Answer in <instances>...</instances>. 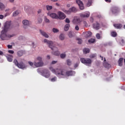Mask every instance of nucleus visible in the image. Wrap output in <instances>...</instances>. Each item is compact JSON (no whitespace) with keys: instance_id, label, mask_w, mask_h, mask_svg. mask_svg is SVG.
Masks as SVG:
<instances>
[{"instance_id":"52","label":"nucleus","mask_w":125,"mask_h":125,"mask_svg":"<svg viewBox=\"0 0 125 125\" xmlns=\"http://www.w3.org/2000/svg\"><path fill=\"white\" fill-rule=\"evenodd\" d=\"M0 55H1V56L3 55V52H2V51L0 50Z\"/></svg>"},{"instance_id":"46","label":"nucleus","mask_w":125,"mask_h":125,"mask_svg":"<svg viewBox=\"0 0 125 125\" xmlns=\"http://www.w3.org/2000/svg\"><path fill=\"white\" fill-rule=\"evenodd\" d=\"M8 52L10 54H13V53H14V51L13 50H8Z\"/></svg>"},{"instance_id":"3","label":"nucleus","mask_w":125,"mask_h":125,"mask_svg":"<svg viewBox=\"0 0 125 125\" xmlns=\"http://www.w3.org/2000/svg\"><path fill=\"white\" fill-rule=\"evenodd\" d=\"M43 42H46L47 43L48 45H49V47L52 49V50H57L52 52L54 55L58 56V55L60 54V53L58 51V50H57V47L53 46V42L52 41H49L47 39H44Z\"/></svg>"},{"instance_id":"61","label":"nucleus","mask_w":125,"mask_h":125,"mask_svg":"<svg viewBox=\"0 0 125 125\" xmlns=\"http://www.w3.org/2000/svg\"><path fill=\"white\" fill-rule=\"evenodd\" d=\"M56 5H57V6H59V4L58 3H56Z\"/></svg>"},{"instance_id":"24","label":"nucleus","mask_w":125,"mask_h":125,"mask_svg":"<svg viewBox=\"0 0 125 125\" xmlns=\"http://www.w3.org/2000/svg\"><path fill=\"white\" fill-rule=\"evenodd\" d=\"M69 28H70V24H65L64 27V31H68V30H69Z\"/></svg>"},{"instance_id":"34","label":"nucleus","mask_w":125,"mask_h":125,"mask_svg":"<svg viewBox=\"0 0 125 125\" xmlns=\"http://www.w3.org/2000/svg\"><path fill=\"white\" fill-rule=\"evenodd\" d=\"M66 62H67V64L68 65V66H71V64H72V61H71V60H67L66 61Z\"/></svg>"},{"instance_id":"59","label":"nucleus","mask_w":125,"mask_h":125,"mask_svg":"<svg viewBox=\"0 0 125 125\" xmlns=\"http://www.w3.org/2000/svg\"><path fill=\"white\" fill-rule=\"evenodd\" d=\"M47 59H50V56L49 55L47 56Z\"/></svg>"},{"instance_id":"6","label":"nucleus","mask_w":125,"mask_h":125,"mask_svg":"<svg viewBox=\"0 0 125 125\" xmlns=\"http://www.w3.org/2000/svg\"><path fill=\"white\" fill-rule=\"evenodd\" d=\"M81 62L83 64H84L86 66H90L91 65V63H92V61L90 59H84V58H81L80 59Z\"/></svg>"},{"instance_id":"14","label":"nucleus","mask_w":125,"mask_h":125,"mask_svg":"<svg viewBox=\"0 0 125 125\" xmlns=\"http://www.w3.org/2000/svg\"><path fill=\"white\" fill-rule=\"evenodd\" d=\"M93 27L94 29H95V30H99L100 28V24H99V23L96 22L93 24Z\"/></svg>"},{"instance_id":"57","label":"nucleus","mask_w":125,"mask_h":125,"mask_svg":"<svg viewBox=\"0 0 125 125\" xmlns=\"http://www.w3.org/2000/svg\"><path fill=\"white\" fill-rule=\"evenodd\" d=\"M90 21L91 22H93V19L92 18H90Z\"/></svg>"},{"instance_id":"9","label":"nucleus","mask_w":125,"mask_h":125,"mask_svg":"<svg viewBox=\"0 0 125 125\" xmlns=\"http://www.w3.org/2000/svg\"><path fill=\"white\" fill-rule=\"evenodd\" d=\"M58 19H60V20H63L65 19L66 17V15L62 13V12H58Z\"/></svg>"},{"instance_id":"60","label":"nucleus","mask_w":125,"mask_h":125,"mask_svg":"<svg viewBox=\"0 0 125 125\" xmlns=\"http://www.w3.org/2000/svg\"><path fill=\"white\" fill-rule=\"evenodd\" d=\"M67 7H70V6H71V5L70 4H67Z\"/></svg>"},{"instance_id":"19","label":"nucleus","mask_w":125,"mask_h":125,"mask_svg":"<svg viewBox=\"0 0 125 125\" xmlns=\"http://www.w3.org/2000/svg\"><path fill=\"white\" fill-rule=\"evenodd\" d=\"M124 59H123V58H120L118 62V65L119 66H120V67H122V66H123V61Z\"/></svg>"},{"instance_id":"39","label":"nucleus","mask_w":125,"mask_h":125,"mask_svg":"<svg viewBox=\"0 0 125 125\" xmlns=\"http://www.w3.org/2000/svg\"><path fill=\"white\" fill-rule=\"evenodd\" d=\"M96 37L98 40H100L101 39V36H100V34L97 33L96 35Z\"/></svg>"},{"instance_id":"43","label":"nucleus","mask_w":125,"mask_h":125,"mask_svg":"<svg viewBox=\"0 0 125 125\" xmlns=\"http://www.w3.org/2000/svg\"><path fill=\"white\" fill-rule=\"evenodd\" d=\"M68 37L69 38H73V34L72 33L71 31H70L68 33Z\"/></svg>"},{"instance_id":"29","label":"nucleus","mask_w":125,"mask_h":125,"mask_svg":"<svg viewBox=\"0 0 125 125\" xmlns=\"http://www.w3.org/2000/svg\"><path fill=\"white\" fill-rule=\"evenodd\" d=\"M5 8V6L2 3L0 2V9H4Z\"/></svg>"},{"instance_id":"16","label":"nucleus","mask_w":125,"mask_h":125,"mask_svg":"<svg viewBox=\"0 0 125 125\" xmlns=\"http://www.w3.org/2000/svg\"><path fill=\"white\" fill-rule=\"evenodd\" d=\"M49 16L53 19H58V15L56 13H51L49 14Z\"/></svg>"},{"instance_id":"51","label":"nucleus","mask_w":125,"mask_h":125,"mask_svg":"<svg viewBox=\"0 0 125 125\" xmlns=\"http://www.w3.org/2000/svg\"><path fill=\"white\" fill-rule=\"evenodd\" d=\"M0 19H3V15H0Z\"/></svg>"},{"instance_id":"49","label":"nucleus","mask_w":125,"mask_h":125,"mask_svg":"<svg viewBox=\"0 0 125 125\" xmlns=\"http://www.w3.org/2000/svg\"><path fill=\"white\" fill-rule=\"evenodd\" d=\"M56 63H57V61H53L52 62L51 64H56Z\"/></svg>"},{"instance_id":"40","label":"nucleus","mask_w":125,"mask_h":125,"mask_svg":"<svg viewBox=\"0 0 125 125\" xmlns=\"http://www.w3.org/2000/svg\"><path fill=\"white\" fill-rule=\"evenodd\" d=\"M57 80V78H56V77H54V78H52L51 79V82H56V81Z\"/></svg>"},{"instance_id":"30","label":"nucleus","mask_w":125,"mask_h":125,"mask_svg":"<svg viewBox=\"0 0 125 125\" xmlns=\"http://www.w3.org/2000/svg\"><path fill=\"white\" fill-rule=\"evenodd\" d=\"M44 21L45 22V23H49L50 21L46 17H44Z\"/></svg>"},{"instance_id":"44","label":"nucleus","mask_w":125,"mask_h":125,"mask_svg":"<svg viewBox=\"0 0 125 125\" xmlns=\"http://www.w3.org/2000/svg\"><path fill=\"white\" fill-rule=\"evenodd\" d=\"M75 29L76 31H79L80 30V27H79V25H76L75 27Z\"/></svg>"},{"instance_id":"23","label":"nucleus","mask_w":125,"mask_h":125,"mask_svg":"<svg viewBox=\"0 0 125 125\" xmlns=\"http://www.w3.org/2000/svg\"><path fill=\"white\" fill-rule=\"evenodd\" d=\"M23 54H24V51L22 50L18 52V56H19L20 57L23 56Z\"/></svg>"},{"instance_id":"27","label":"nucleus","mask_w":125,"mask_h":125,"mask_svg":"<svg viewBox=\"0 0 125 125\" xmlns=\"http://www.w3.org/2000/svg\"><path fill=\"white\" fill-rule=\"evenodd\" d=\"M89 43H94L95 42V39H91L88 41Z\"/></svg>"},{"instance_id":"15","label":"nucleus","mask_w":125,"mask_h":125,"mask_svg":"<svg viewBox=\"0 0 125 125\" xmlns=\"http://www.w3.org/2000/svg\"><path fill=\"white\" fill-rule=\"evenodd\" d=\"M6 57L9 62H12L13 59V56H12V55H6Z\"/></svg>"},{"instance_id":"1","label":"nucleus","mask_w":125,"mask_h":125,"mask_svg":"<svg viewBox=\"0 0 125 125\" xmlns=\"http://www.w3.org/2000/svg\"><path fill=\"white\" fill-rule=\"evenodd\" d=\"M49 70H50L52 73L55 74L59 79H64L67 78V77L75 76V75H76V72L74 71L70 70L66 71V70L64 69H54L53 67L51 66L49 67Z\"/></svg>"},{"instance_id":"38","label":"nucleus","mask_w":125,"mask_h":125,"mask_svg":"<svg viewBox=\"0 0 125 125\" xmlns=\"http://www.w3.org/2000/svg\"><path fill=\"white\" fill-rule=\"evenodd\" d=\"M104 66L105 68H109L110 67V64L107 63H104Z\"/></svg>"},{"instance_id":"62","label":"nucleus","mask_w":125,"mask_h":125,"mask_svg":"<svg viewBox=\"0 0 125 125\" xmlns=\"http://www.w3.org/2000/svg\"><path fill=\"white\" fill-rule=\"evenodd\" d=\"M100 57H101V58H102V60H103V57L100 56Z\"/></svg>"},{"instance_id":"36","label":"nucleus","mask_w":125,"mask_h":125,"mask_svg":"<svg viewBox=\"0 0 125 125\" xmlns=\"http://www.w3.org/2000/svg\"><path fill=\"white\" fill-rule=\"evenodd\" d=\"M37 21L39 24H41L42 22V18H38L37 19Z\"/></svg>"},{"instance_id":"48","label":"nucleus","mask_w":125,"mask_h":125,"mask_svg":"<svg viewBox=\"0 0 125 125\" xmlns=\"http://www.w3.org/2000/svg\"><path fill=\"white\" fill-rule=\"evenodd\" d=\"M8 48L10 49H12V45H7Z\"/></svg>"},{"instance_id":"26","label":"nucleus","mask_w":125,"mask_h":125,"mask_svg":"<svg viewBox=\"0 0 125 125\" xmlns=\"http://www.w3.org/2000/svg\"><path fill=\"white\" fill-rule=\"evenodd\" d=\"M117 32L116 31H112L111 32V35L112 36L113 38H116L117 37Z\"/></svg>"},{"instance_id":"2","label":"nucleus","mask_w":125,"mask_h":125,"mask_svg":"<svg viewBox=\"0 0 125 125\" xmlns=\"http://www.w3.org/2000/svg\"><path fill=\"white\" fill-rule=\"evenodd\" d=\"M10 26H11V23L9 21H6L4 23V27L1 32V34L0 36V38L2 41H6L7 40H9L15 36V34H9L7 32H8L9 29H10Z\"/></svg>"},{"instance_id":"5","label":"nucleus","mask_w":125,"mask_h":125,"mask_svg":"<svg viewBox=\"0 0 125 125\" xmlns=\"http://www.w3.org/2000/svg\"><path fill=\"white\" fill-rule=\"evenodd\" d=\"M23 61H24V59L21 60L20 62H18V61H17V59H15L13 62L16 66H17L18 68H20V69H26L27 66L24 64Z\"/></svg>"},{"instance_id":"56","label":"nucleus","mask_w":125,"mask_h":125,"mask_svg":"<svg viewBox=\"0 0 125 125\" xmlns=\"http://www.w3.org/2000/svg\"><path fill=\"white\" fill-rule=\"evenodd\" d=\"M51 1H53V2H55L56 1H57L58 0H51Z\"/></svg>"},{"instance_id":"12","label":"nucleus","mask_w":125,"mask_h":125,"mask_svg":"<svg viewBox=\"0 0 125 125\" xmlns=\"http://www.w3.org/2000/svg\"><path fill=\"white\" fill-rule=\"evenodd\" d=\"M111 11L113 14H117V13L119 12V8L117 7H113L111 8Z\"/></svg>"},{"instance_id":"4","label":"nucleus","mask_w":125,"mask_h":125,"mask_svg":"<svg viewBox=\"0 0 125 125\" xmlns=\"http://www.w3.org/2000/svg\"><path fill=\"white\" fill-rule=\"evenodd\" d=\"M34 66L35 68H39L43 66V62L42 57H38L34 61Z\"/></svg>"},{"instance_id":"22","label":"nucleus","mask_w":125,"mask_h":125,"mask_svg":"<svg viewBox=\"0 0 125 125\" xmlns=\"http://www.w3.org/2000/svg\"><path fill=\"white\" fill-rule=\"evenodd\" d=\"M90 50L88 48H85L83 49V52L84 54H87V53H89Z\"/></svg>"},{"instance_id":"32","label":"nucleus","mask_w":125,"mask_h":125,"mask_svg":"<svg viewBox=\"0 0 125 125\" xmlns=\"http://www.w3.org/2000/svg\"><path fill=\"white\" fill-rule=\"evenodd\" d=\"M19 14V11H15L14 12L13 15V16H17Z\"/></svg>"},{"instance_id":"20","label":"nucleus","mask_w":125,"mask_h":125,"mask_svg":"<svg viewBox=\"0 0 125 125\" xmlns=\"http://www.w3.org/2000/svg\"><path fill=\"white\" fill-rule=\"evenodd\" d=\"M113 26L115 28H116V29H122V27H123L122 24H114Z\"/></svg>"},{"instance_id":"18","label":"nucleus","mask_w":125,"mask_h":125,"mask_svg":"<svg viewBox=\"0 0 125 125\" xmlns=\"http://www.w3.org/2000/svg\"><path fill=\"white\" fill-rule=\"evenodd\" d=\"M73 24H75V25H77L78 24H80L81 22V20H80V19H76L73 20Z\"/></svg>"},{"instance_id":"31","label":"nucleus","mask_w":125,"mask_h":125,"mask_svg":"<svg viewBox=\"0 0 125 125\" xmlns=\"http://www.w3.org/2000/svg\"><path fill=\"white\" fill-rule=\"evenodd\" d=\"M92 3V0H88V2L87 3V6H90Z\"/></svg>"},{"instance_id":"11","label":"nucleus","mask_w":125,"mask_h":125,"mask_svg":"<svg viewBox=\"0 0 125 125\" xmlns=\"http://www.w3.org/2000/svg\"><path fill=\"white\" fill-rule=\"evenodd\" d=\"M76 3L79 5L81 10L84 9V6H83V3L81 0H76Z\"/></svg>"},{"instance_id":"8","label":"nucleus","mask_w":125,"mask_h":125,"mask_svg":"<svg viewBox=\"0 0 125 125\" xmlns=\"http://www.w3.org/2000/svg\"><path fill=\"white\" fill-rule=\"evenodd\" d=\"M42 76L46 78V79H48L50 77V73L49 71L47 69H44L43 72L42 73Z\"/></svg>"},{"instance_id":"17","label":"nucleus","mask_w":125,"mask_h":125,"mask_svg":"<svg viewBox=\"0 0 125 125\" xmlns=\"http://www.w3.org/2000/svg\"><path fill=\"white\" fill-rule=\"evenodd\" d=\"M40 32L41 35H42V36H43L45 38H46L47 39L49 38L48 35H47V34H46V33H45V32L43 31L42 30H40Z\"/></svg>"},{"instance_id":"35","label":"nucleus","mask_w":125,"mask_h":125,"mask_svg":"<svg viewBox=\"0 0 125 125\" xmlns=\"http://www.w3.org/2000/svg\"><path fill=\"white\" fill-rule=\"evenodd\" d=\"M60 57H61V58H62V59H64V58H65V57H66V54H65V53L61 54L60 55Z\"/></svg>"},{"instance_id":"21","label":"nucleus","mask_w":125,"mask_h":125,"mask_svg":"<svg viewBox=\"0 0 125 125\" xmlns=\"http://www.w3.org/2000/svg\"><path fill=\"white\" fill-rule=\"evenodd\" d=\"M22 23L23 24L24 27L25 28V26H28L29 25V21L24 20L22 21Z\"/></svg>"},{"instance_id":"55","label":"nucleus","mask_w":125,"mask_h":125,"mask_svg":"<svg viewBox=\"0 0 125 125\" xmlns=\"http://www.w3.org/2000/svg\"><path fill=\"white\" fill-rule=\"evenodd\" d=\"M38 13L39 14H40V13H42V10H39L38 11Z\"/></svg>"},{"instance_id":"41","label":"nucleus","mask_w":125,"mask_h":125,"mask_svg":"<svg viewBox=\"0 0 125 125\" xmlns=\"http://www.w3.org/2000/svg\"><path fill=\"white\" fill-rule=\"evenodd\" d=\"M52 8V6H49V5L46 6L47 10H51Z\"/></svg>"},{"instance_id":"33","label":"nucleus","mask_w":125,"mask_h":125,"mask_svg":"<svg viewBox=\"0 0 125 125\" xmlns=\"http://www.w3.org/2000/svg\"><path fill=\"white\" fill-rule=\"evenodd\" d=\"M52 31L53 33H58L59 32V30H58V29L56 28H53L52 29Z\"/></svg>"},{"instance_id":"58","label":"nucleus","mask_w":125,"mask_h":125,"mask_svg":"<svg viewBox=\"0 0 125 125\" xmlns=\"http://www.w3.org/2000/svg\"><path fill=\"white\" fill-rule=\"evenodd\" d=\"M10 2H14V0H9Z\"/></svg>"},{"instance_id":"45","label":"nucleus","mask_w":125,"mask_h":125,"mask_svg":"<svg viewBox=\"0 0 125 125\" xmlns=\"http://www.w3.org/2000/svg\"><path fill=\"white\" fill-rule=\"evenodd\" d=\"M65 21V23H67L68 24L70 23V20H69V19L68 18H66Z\"/></svg>"},{"instance_id":"37","label":"nucleus","mask_w":125,"mask_h":125,"mask_svg":"<svg viewBox=\"0 0 125 125\" xmlns=\"http://www.w3.org/2000/svg\"><path fill=\"white\" fill-rule=\"evenodd\" d=\"M77 40L78 41V44H82V42H83V41H82V39L80 38H77Z\"/></svg>"},{"instance_id":"25","label":"nucleus","mask_w":125,"mask_h":125,"mask_svg":"<svg viewBox=\"0 0 125 125\" xmlns=\"http://www.w3.org/2000/svg\"><path fill=\"white\" fill-rule=\"evenodd\" d=\"M28 64L31 66L32 68H36V66H35V63L34 62H28Z\"/></svg>"},{"instance_id":"53","label":"nucleus","mask_w":125,"mask_h":125,"mask_svg":"<svg viewBox=\"0 0 125 125\" xmlns=\"http://www.w3.org/2000/svg\"><path fill=\"white\" fill-rule=\"evenodd\" d=\"M106 2H111V0H104Z\"/></svg>"},{"instance_id":"10","label":"nucleus","mask_w":125,"mask_h":125,"mask_svg":"<svg viewBox=\"0 0 125 125\" xmlns=\"http://www.w3.org/2000/svg\"><path fill=\"white\" fill-rule=\"evenodd\" d=\"M79 15L81 18H88L90 16V13L89 12H86L84 13H80Z\"/></svg>"},{"instance_id":"7","label":"nucleus","mask_w":125,"mask_h":125,"mask_svg":"<svg viewBox=\"0 0 125 125\" xmlns=\"http://www.w3.org/2000/svg\"><path fill=\"white\" fill-rule=\"evenodd\" d=\"M62 11L65 13V14H71L72 12L74 13L77 11V8L75 7H72L70 8L68 10H65V9H62Z\"/></svg>"},{"instance_id":"13","label":"nucleus","mask_w":125,"mask_h":125,"mask_svg":"<svg viewBox=\"0 0 125 125\" xmlns=\"http://www.w3.org/2000/svg\"><path fill=\"white\" fill-rule=\"evenodd\" d=\"M83 34L84 35L85 38L86 39H88V38H90L91 37V35H92V33L90 31H88L87 32H83Z\"/></svg>"},{"instance_id":"42","label":"nucleus","mask_w":125,"mask_h":125,"mask_svg":"<svg viewBox=\"0 0 125 125\" xmlns=\"http://www.w3.org/2000/svg\"><path fill=\"white\" fill-rule=\"evenodd\" d=\"M89 57H90V58H94L96 57V54H92L90 55Z\"/></svg>"},{"instance_id":"47","label":"nucleus","mask_w":125,"mask_h":125,"mask_svg":"<svg viewBox=\"0 0 125 125\" xmlns=\"http://www.w3.org/2000/svg\"><path fill=\"white\" fill-rule=\"evenodd\" d=\"M79 63L80 62L75 63L74 65V68H77V67H78Z\"/></svg>"},{"instance_id":"50","label":"nucleus","mask_w":125,"mask_h":125,"mask_svg":"<svg viewBox=\"0 0 125 125\" xmlns=\"http://www.w3.org/2000/svg\"><path fill=\"white\" fill-rule=\"evenodd\" d=\"M125 43V41L124 40V39H122L121 40V44L123 45V44H124Z\"/></svg>"},{"instance_id":"28","label":"nucleus","mask_w":125,"mask_h":125,"mask_svg":"<svg viewBox=\"0 0 125 125\" xmlns=\"http://www.w3.org/2000/svg\"><path fill=\"white\" fill-rule=\"evenodd\" d=\"M59 39H60V40H61V41H63V40H64V39H65L64 34H61V35L59 36Z\"/></svg>"},{"instance_id":"63","label":"nucleus","mask_w":125,"mask_h":125,"mask_svg":"<svg viewBox=\"0 0 125 125\" xmlns=\"http://www.w3.org/2000/svg\"><path fill=\"white\" fill-rule=\"evenodd\" d=\"M124 28L125 29V25L124 26Z\"/></svg>"},{"instance_id":"64","label":"nucleus","mask_w":125,"mask_h":125,"mask_svg":"<svg viewBox=\"0 0 125 125\" xmlns=\"http://www.w3.org/2000/svg\"><path fill=\"white\" fill-rule=\"evenodd\" d=\"M32 44H33V45H34L35 44L34 43H32Z\"/></svg>"},{"instance_id":"54","label":"nucleus","mask_w":125,"mask_h":125,"mask_svg":"<svg viewBox=\"0 0 125 125\" xmlns=\"http://www.w3.org/2000/svg\"><path fill=\"white\" fill-rule=\"evenodd\" d=\"M83 24L85 25V26H87V23H86V21H83Z\"/></svg>"}]
</instances>
